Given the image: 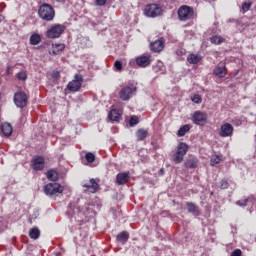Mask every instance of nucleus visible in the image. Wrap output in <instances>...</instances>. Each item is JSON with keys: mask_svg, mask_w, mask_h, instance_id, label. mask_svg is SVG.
Here are the masks:
<instances>
[{"mask_svg": "<svg viewBox=\"0 0 256 256\" xmlns=\"http://www.w3.org/2000/svg\"><path fill=\"white\" fill-rule=\"evenodd\" d=\"M38 15L42 21H53L55 19V9L50 4L43 3L38 9Z\"/></svg>", "mask_w": 256, "mask_h": 256, "instance_id": "f257e3e1", "label": "nucleus"}, {"mask_svg": "<svg viewBox=\"0 0 256 256\" xmlns=\"http://www.w3.org/2000/svg\"><path fill=\"white\" fill-rule=\"evenodd\" d=\"M178 19L182 22L191 21L195 17V11L192 7L183 5L177 11Z\"/></svg>", "mask_w": 256, "mask_h": 256, "instance_id": "f03ea898", "label": "nucleus"}, {"mask_svg": "<svg viewBox=\"0 0 256 256\" xmlns=\"http://www.w3.org/2000/svg\"><path fill=\"white\" fill-rule=\"evenodd\" d=\"M187 151H189V146H187V143L181 142L180 144H178L177 151L172 156L173 163H175V165L183 163V159L185 158V155H187Z\"/></svg>", "mask_w": 256, "mask_h": 256, "instance_id": "7ed1b4c3", "label": "nucleus"}, {"mask_svg": "<svg viewBox=\"0 0 256 256\" xmlns=\"http://www.w3.org/2000/svg\"><path fill=\"white\" fill-rule=\"evenodd\" d=\"M144 15L145 17H150L152 19H155V17H161V15H163V8H161L159 4H148L144 8Z\"/></svg>", "mask_w": 256, "mask_h": 256, "instance_id": "20e7f679", "label": "nucleus"}, {"mask_svg": "<svg viewBox=\"0 0 256 256\" xmlns=\"http://www.w3.org/2000/svg\"><path fill=\"white\" fill-rule=\"evenodd\" d=\"M137 93V86H123L119 91L121 101H129Z\"/></svg>", "mask_w": 256, "mask_h": 256, "instance_id": "39448f33", "label": "nucleus"}, {"mask_svg": "<svg viewBox=\"0 0 256 256\" xmlns=\"http://www.w3.org/2000/svg\"><path fill=\"white\" fill-rule=\"evenodd\" d=\"M68 209V213L73 215L74 219L77 221V223H80L82 225L83 223L87 222L85 219V213L81 211L80 207H77L73 204H70Z\"/></svg>", "mask_w": 256, "mask_h": 256, "instance_id": "423d86ee", "label": "nucleus"}, {"mask_svg": "<svg viewBox=\"0 0 256 256\" xmlns=\"http://www.w3.org/2000/svg\"><path fill=\"white\" fill-rule=\"evenodd\" d=\"M44 193L49 197L57 195V193H63V186L59 183H48L44 186Z\"/></svg>", "mask_w": 256, "mask_h": 256, "instance_id": "0eeeda50", "label": "nucleus"}, {"mask_svg": "<svg viewBox=\"0 0 256 256\" xmlns=\"http://www.w3.org/2000/svg\"><path fill=\"white\" fill-rule=\"evenodd\" d=\"M81 85H83V75L75 74L74 79L68 83L67 89L72 93H77L81 89Z\"/></svg>", "mask_w": 256, "mask_h": 256, "instance_id": "6e6552de", "label": "nucleus"}, {"mask_svg": "<svg viewBox=\"0 0 256 256\" xmlns=\"http://www.w3.org/2000/svg\"><path fill=\"white\" fill-rule=\"evenodd\" d=\"M65 32V26L61 24H55L47 31V37L49 39H57Z\"/></svg>", "mask_w": 256, "mask_h": 256, "instance_id": "1a4fd4ad", "label": "nucleus"}, {"mask_svg": "<svg viewBox=\"0 0 256 256\" xmlns=\"http://www.w3.org/2000/svg\"><path fill=\"white\" fill-rule=\"evenodd\" d=\"M29 101V98L27 97V94L23 91L16 92L14 94V103L16 107L19 109H23L24 107H27V102Z\"/></svg>", "mask_w": 256, "mask_h": 256, "instance_id": "9d476101", "label": "nucleus"}, {"mask_svg": "<svg viewBox=\"0 0 256 256\" xmlns=\"http://www.w3.org/2000/svg\"><path fill=\"white\" fill-rule=\"evenodd\" d=\"M192 121L194 125H206L207 124V113L201 112V111H196L194 112L192 116Z\"/></svg>", "mask_w": 256, "mask_h": 256, "instance_id": "9b49d317", "label": "nucleus"}, {"mask_svg": "<svg viewBox=\"0 0 256 256\" xmlns=\"http://www.w3.org/2000/svg\"><path fill=\"white\" fill-rule=\"evenodd\" d=\"M31 167L34 171H43L45 169V158L43 156H35L32 158Z\"/></svg>", "mask_w": 256, "mask_h": 256, "instance_id": "f8f14e48", "label": "nucleus"}, {"mask_svg": "<svg viewBox=\"0 0 256 256\" xmlns=\"http://www.w3.org/2000/svg\"><path fill=\"white\" fill-rule=\"evenodd\" d=\"M233 125L225 123L220 127L219 135L220 137H231L233 135Z\"/></svg>", "mask_w": 256, "mask_h": 256, "instance_id": "ddd939ff", "label": "nucleus"}, {"mask_svg": "<svg viewBox=\"0 0 256 256\" xmlns=\"http://www.w3.org/2000/svg\"><path fill=\"white\" fill-rule=\"evenodd\" d=\"M136 65H138V67H149L151 65V56L142 55L137 57Z\"/></svg>", "mask_w": 256, "mask_h": 256, "instance_id": "4468645a", "label": "nucleus"}, {"mask_svg": "<svg viewBox=\"0 0 256 256\" xmlns=\"http://www.w3.org/2000/svg\"><path fill=\"white\" fill-rule=\"evenodd\" d=\"M82 187H85V189L90 191V193H97L99 189V183H97L94 178H91L88 183L83 184Z\"/></svg>", "mask_w": 256, "mask_h": 256, "instance_id": "2eb2a0df", "label": "nucleus"}, {"mask_svg": "<svg viewBox=\"0 0 256 256\" xmlns=\"http://www.w3.org/2000/svg\"><path fill=\"white\" fill-rule=\"evenodd\" d=\"M150 49L154 53H161V51L165 49V42L163 40H156L150 43Z\"/></svg>", "mask_w": 256, "mask_h": 256, "instance_id": "dca6fc26", "label": "nucleus"}, {"mask_svg": "<svg viewBox=\"0 0 256 256\" xmlns=\"http://www.w3.org/2000/svg\"><path fill=\"white\" fill-rule=\"evenodd\" d=\"M129 179H131L129 172H121L116 176V183L117 185H125L126 183H129Z\"/></svg>", "mask_w": 256, "mask_h": 256, "instance_id": "f3484780", "label": "nucleus"}, {"mask_svg": "<svg viewBox=\"0 0 256 256\" xmlns=\"http://www.w3.org/2000/svg\"><path fill=\"white\" fill-rule=\"evenodd\" d=\"M186 207L188 213H191V215H193L194 217H199V215H201V210L198 208V206L195 205V203L187 202Z\"/></svg>", "mask_w": 256, "mask_h": 256, "instance_id": "a211bd4d", "label": "nucleus"}, {"mask_svg": "<svg viewBox=\"0 0 256 256\" xmlns=\"http://www.w3.org/2000/svg\"><path fill=\"white\" fill-rule=\"evenodd\" d=\"M108 119L109 121H112V123H119L121 121V111L117 109H112L108 113Z\"/></svg>", "mask_w": 256, "mask_h": 256, "instance_id": "6ab92c4d", "label": "nucleus"}, {"mask_svg": "<svg viewBox=\"0 0 256 256\" xmlns=\"http://www.w3.org/2000/svg\"><path fill=\"white\" fill-rule=\"evenodd\" d=\"M214 75H216V77H220V78L225 77V75H227V67H225L224 64H219L214 69Z\"/></svg>", "mask_w": 256, "mask_h": 256, "instance_id": "aec40b11", "label": "nucleus"}, {"mask_svg": "<svg viewBox=\"0 0 256 256\" xmlns=\"http://www.w3.org/2000/svg\"><path fill=\"white\" fill-rule=\"evenodd\" d=\"M1 131L5 137H11L13 133V126L10 123L5 122L1 125Z\"/></svg>", "mask_w": 256, "mask_h": 256, "instance_id": "412c9836", "label": "nucleus"}, {"mask_svg": "<svg viewBox=\"0 0 256 256\" xmlns=\"http://www.w3.org/2000/svg\"><path fill=\"white\" fill-rule=\"evenodd\" d=\"M46 177L48 181H59V172H57L55 169H49L46 172Z\"/></svg>", "mask_w": 256, "mask_h": 256, "instance_id": "4be33fe9", "label": "nucleus"}, {"mask_svg": "<svg viewBox=\"0 0 256 256\" xmlns=\"http://www.w3.org/2000/svg\"><path fill=\"white\" fill-rule=\"evenodd\" d=\"M199 160L196 157L189 158L185 161L184 165L188 169H196Z\"/></svg>", "mask_w": 256, "mask_h": 256, "instance_id": "5701e85b", "label": "nucleus"}, {"mask_svg": "<svg viewBox=\"0 0 256 256\" xmlns=\"http://www.w3.org/2000/svg\"><path fill=\"white\" fill-rule=\"evenodd\" d=\"M65 49L64 44H55L53 45V50H49V55H59L61 51Z\"/></svg>", "mask_w": 256, "mask_h": 256, "instance_id": "b1692460", "label": "nucleus"}, {"mask_svg": "<svg viewBox=\"0 0 256 256\" xmlns=\"http://www.w3.org/2000/svg\"><path fill=\"white\" fill-rule=\"evenodd\" d=\"M117 241L120 243H127L129 241V232L123 231L116 236Z\"/></svg>", "mask_w": 256, "mask_h": 256, "instance_id": "393cba45", "label": "nucleus"}, {"mask_svg": "<svg viewBox=\"0 0 256 256\" xmlns=\"http://www.w3.org/2000/svg\"><path fill=\"white\" fill-rule=\"evenodd\" d=\"M148 136H149V132L145 129H139L136 132V137L138 141H144V139H147Z\"/></svg>", "mask_w": 256, "mask_h": 256, "instance_id": "a878e982", "label": "nucleus"}, {"mask_svg": "<svg viewBox=\"0 0 256 256\" xmlns=\"http://www.w3.org/2000/svg\"><path fill=\"white\" fill-rule=\"evenodd\" d=\"M29 237L34 240L39 239V237H41V230L37 227L31 228L29 231Z\"/></svg>", "mask_w": 256, "mask_h": 256, "instance_id": "bb28decb", "label": "nucleus"}, {"mask_svg": "<svg viewBox=\"0 0 256 256\" xmlns=\"http://www.w3.org/2000/svg\"><path fill=\"white\" fill-rule=\"evenodd\" d=\"M187 61H188V63H190L192 65H197V63H199V61H201V57H199V55H197V54H190L187 57Z\"/></svg>", "mask_w": 256, "mask_h": 256, "instance_id": "cd10ccee", "label": "nucleus"}, {"mask_svg": "<svg viewBox=\"0 0 256 256\" xmlns=\"http://www.w3.org/2000/svg\"><path fill=\"white\" fill-rule=\"evenodd\" d=\"M190 130H191V127L188 124H186V125L179 128V130L177 132V136L178 137H185V134L189 133Z\"/></svg>", "mask_w": 256, "mask_h": 256, "instance_id": "c85d7f7f", "label": "nucleus"}, {"mask_svg": "<svg viewBox=\"0 0 256 256\" xmlns=\"http://www.w3.org/2000/svg\"><path fill=\"white\" fill-rule=\"evenodd\" d=\"M41 43V36L39 34H32L30 36V45H39Z\"/></svg>", "mask_w": 256, "mask_h": 256, "instance_id": "c756f323", "label": "nucleus"}, {"mask_svg": "<svg viewBox=\"0 0 256 256\" xmlns=\"http://www.w3.org/2000/svg\"><path fill=\"white\" fill-rule=\"evenodd\" d=\"M249 203H253V198L248 197L243 200H239L236 202V205H238L239 207H247V205H249Z\"/></svg>", "mask_w": 256, "mask_h": 256, "instance_id": "7c9ffc66", "label": "nucleus"}, {"mask_svg": "<svg viewBox=\"0 0 256 256\" xmlns=\"http://www.w3.org/2000/svg\"><path fill=\"white\" fill-rule=\"evenodd\" d=\"M211 43H213L214 45H221V43H223L224 39L221 36H212L210 38Z\"/></svg>", "mask_w": 256, "mask_h": 256, "instance_id": "2f4dec72", "label": "nucleus"}, {"mask_svg": "<svg viewBox=\"0 0 256 256\" xmlns=\"http://www.w3.org/2000/svg\"><path fill=\"white\" fill-rule=\"evenodd\" d=\"M219 163H221V158H220V156L214 155V156L211 157L210 165H211L212 167H215V165H219Z\"/></svg>", "mask_w": 256, "mask_h": 256, "instance_id": "473e14b6", "label": "nucleus"}, {"mask_svg": "<svg viewBox=\"0 0 256 256\" xmlns=\"http://www.w3.org/2000/svg\"><path fill=\"white\" fill-rule=\"evenodd\" d=\"M87 163H93L95 161V154L93 152H87L85 155Z\"/></svg>", "mask_w": 256, "mask_h": 256, "instance_id": "72a5a7b5", "label": "nucleus"}, {"mask_svg": "<svg viewBox=\"0 0 256 256\" xmlns=\"http://www.w3.org/2000/svg\"><path fill=\"white\" fill-rule=\"evenodd\" d=\"M218 187L220 189H228L229 188V182L226 179H222L219 183H218Z\"/></svg>", "mask_w": 256, "mask_h": 256, "instance_id": "f704fd0d", "label": "nucleus"}, {"mask_svg": "<svg viewBox=\"0 0 256 256\" xmlns=\"http://www.w3.org/2000/svg\"><path fill=\"white\" fill-rule=\"evenodd\" d=\"M139 124V118L137 116H132L129 121L130 127H135V125Z\"/></svg>", "mask_w": 256, "mask_h": 256, "instance_id": "c9c22d12", "label": "nucleus"}, {"mask_svg": "<svg viewBox=\"0 0 256 256\" xmlns=\"http://www.w3.org/2000/svg\"><path fill=\"white\" fill-rule=\"evenodd\" d=\"M17 79L19 81H27V73L20 71L17 73Z\"/></svg>", "mask_w": 256, "mask_h": 256, "instance_id": "e433bc0d", "label": "nucleus"}, {"mask_svg": "<svg viewBox=\"0 0 256 256\" xmlns=\"http://www.w3.org/2000/svg\"><path fill=\"white\" fill-rule=\"evenodd\" d=\"M249 9H251V2H244L242 4L243 13H247V11H249Z\"/></svg>", "mask_w": 256, "mask_h": 256, "instance_id": "4c0bfd02", "label": "nucleus"}, {"mask_svg": "<svg viewBox=\"0 0 256 256\" xmlns=\"http://www.w3.org/2000/svg\"><path fill=\"white\" fill-rule=\"evenodd\" d=\"M191 100H192L193 103H197V104H199L203 101V99L201 98V95H199V94L194 95L191 98Z\"/></svg>", "mask_w": 256, "mask_h": 256, "instance_id": "58836bf2", "label": "nucleus"}, {"mask_svg": "<svg viewBox=\"0 0 256 256\" xmlns=\"http://www.w3.org/2000/svg\"><path fill=\"white\" fill-rule=\"evenodd\" d=\"M114 67L117 71H121V69H123V63L119 60H116L114 63Z\"/></svg>", "mask_w": 256, "mask_h": 256, "instance_id": "ea45409f", "label": "nucleus"}, {"mask_svg": "<svg viewBox=\"0 0 256 256\" xmlns=\"http://www.w3.org/2000/svg\"><path fill=\"white\" fill-rule=\"evenodd\" d=\"M105 3H107V0H96L95 1V5H97L98 7H103V5H105Z\"/></svg>", "mask_w": 256, "mask_h": 256, "instance_id": "a19ab883", "label": "nucleus"}, {"mask_svg": "<svg viewBox=\"0 0 256 256\" xmlns=\"http://www.w3.org/2000/svg\"><path fill=\"white\" fill-rule=\"evenodd\" d=\"M241 255H242L241 249H236L231 253V256H241Z\"/></svg>", "mask_w": 256, "mask_h": 256, "instance_id": "79ce46f5", "label": "nucleus"}, {"mask_svg": "<svg viewBox=\"0 0 256 256\" xmlns=\"http://www.w3.org/2000/svg\"><path fill=\"white\" fill-rule=\"evenodd\" d=\"M159 68V69H158ZM163 71V63L159 62L158 65L156 67H154V71Z\"/></svg>", "mask_w": 256, "mask_h": 256, "instance_id": "37998d69", "label": "nucleus"}, {"mask_svg": "<svg viewBox=\"0 0 256 256\" xmlns=\"http://www.w3.org/2000/svg\"><path fill=\"white\" fill-rule=\"evenodd\" d=\"M159 175L163 176L165 175V169L161 168L158 172Z\"/></svg>", "mask_w": 256, "mask_h": 256, "instance_id": "c03bdc74", "label": "nucleus"}, {"mask_svg": "<svg viewBox=\"0 0 256 256\" xmlns=\"http://www.w3.org/2000/svg\"><path fill=\"white\" fill-rule=\"evenodd\" d=\"M52 77H53L54 79H59V74H53Z\"/></svg>", "mask_w": 256, "mask_h": 256, "instance_id": "a18cd8bd", "label": "nucleus"}, {"mask_svg": "<svg viewBox=\"0 0 256 256\" xmlns=\"http://www.w3.org/2000/svg\"><path fill=\"white\" fill-rule=\"evenodd\" d=\"M57 3H62L64 5V3L66 2V0H56Z\"/></svg>", "mask_w": 256, "mask_h": 256, "instance_id": "49530a36", "label": "nucleus"}, {"mask_svg": "<svg viewBox=\"0 0 256 256\" xmlns=\"http://www.w3.org/2000/svg\"><path fill=\"white\" fill-rule=\"evenodd\" d=\"M3 21V16L0 15V23Z\"/></svg>", "mask_w": 256, "mask_h": 256, "instance_id": "de8ad7c7", "label": "nucleus"}, {"mask_svg": "<svg viewBox=\"0 0 256 256\" xmlns=\"http://www.w3.org/2000/svg\"><path fill=\"white\" fill-rule=\"evenodd\" d=\"M11 69L10 66H7V73H9V70Z\"/></svg>", "mask_w": 256, "mask_h": 256, "instance_id": "09e8293b", "label": "nucleus"}, {"mask_svg": "<svg viewBox=\"0 0 256 256\" xmlns=\"http://www.w3.org/2000/svg\"><path fill=\"white\" fill-rule=\"evenodd\" d=\"M84 237H87V233H84Z\"/></svg>", "mask_w": 256, "mask_h": 256, "instance_id": "8fccbe9b", "label": "nucleus"}]
</instances>
